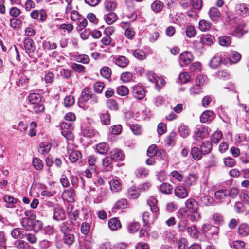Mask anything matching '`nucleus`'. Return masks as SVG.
<instances>
[{
  "mask_svg": "<svg viewBox=\"0 0 249 249\" xmlns=\"http://www.w3.org/2000/svg\"><path fill=\"white\" fill-rule=\"evenodd\" d=\"M185 208L179 211V213L184 218L190 217V220L192 222L197 221L201 218V216L198 211V204L194 199L189 198L185 202Z\"/></svg>",
  "mask_w": 249,
  "mask_h": 249,
  "instance_id": "obj_1",
  "label": "nucleus"
},
{
  "mask_svg": "<svg viewBox=\"0 0 249 249\" xmlns=\"http://www.w3.org/2000/svg\"><path fill=\"white\" fill-rule=\"evenodd\" d=\"M98 102V97L92 93L89 88L86 87L82 90L78 100V104L80 107H83L85 103H89L90 105H94Z\"/></svg>",
  "mask_w": 249,
  "mask_h": 249,
  "instance_id": "obj_2",
  "label": "nucleus"
},
{
  "mask_svg": "<svg viewBox=\"0 0 249 249\" xmlns=\"http://www.w3.org/2000/svg\"><path fill=\"white\" fill-rule=\"evenodd\" d=\"M201 230L208 238H211L214 240L217 238L219 233V228L218 227L209 223H205L202 226Z\"/></svg>",
  "mask_w": 249,
  "mask_h": 249,
  "instance_id": "obj_3",
  "label": "nucleus"
},
{
  "mask_svg": "<svg viewBox=\"0 0 249 249\" xmlns=\"http://www.w3.org/2000/svg\"><path fill=\"white\" fill-rule=\"evenodd\" d=\"M89 191L94 199V203L97 204L101 202L106 195V188L104 186L91 187Z\"/></svg>",
  "mask_w": 249,
  "mask_h": 249,
  "instance_id": "obj_4",
  "label": "nucleus"
},
{
  "mask_svg": "<svg viewBox=\"0 0 249 249\" xmlns=\"http://www.w3.org/2000/svg\"><path fill=\"white\" fill-rule=\"evenodd\" d=\"M221 64H228V56L226 53L220 52L216 53L211 60L209 65L212 68H217Z\"/></svg>",
  "mask_w": 249,
  "mask_h": 249,
  "instance_id": "obj_5",
  "label": "nucleus"
},
{
  "mask_svg": "<svg viewBox=\"0 0 249 249\" xmlns=\"http://www.w3.org/2000/svg\"><path fill=\"white\" fill-rule=\"evenodd\" d=\"M248 30L244 23L240 24L235 28H231L229 30V34L237 37H242L247 33Z\"/></svg>",
  "mask_w": 249,
  "mask_h": 249,
  "instance_id": "obj_6",
  "label": "nucleus"
},
{
  "mask_svg": "<svg viewBox=\"0 0 249 249\" xmlns=\"http://www.w3.org/2000/svg\"><path fill=\"white\" fill-rule=\"evenodd\" d=\"M194 57L191 52L185 51L179 56V64L181 67L187 66L193 60Z\"/></svg>",
  "mask_w": 249,
  "mask_h": 249,
  "instance_id": "obj_7",
  "label": "nucleus"
},
{
  "mask_svg": "<svg viewBox=\"0 0 249 249\" xmlns=\"http://www.w3.org/2000/svg\"><path fill=\"white\" fill-rule=\"evenodd\" d=\"M23 43L26 53L28 54L30 57H33L36 50L34 41L31 38L28 37L25 38Z\"/></svg>",
  "mask_w": 249,
  "mask_h": 249,
  "instance_id": "obj_8",
  "label": "nucleus"
},
{
  "mask_svg": "<svg viewBox=\"0 0 249 249\" xmlns=\"http://www.w3.org/2000/svg\"><path fill=\"white\" fill-rule=\"evenodd\" d=\"M158 201L154 196H151L147 201V204L150 207L153 215L157 217L159 214V209L157 206Z\"/></svg>",
  "mask_w": 249,
  "mask_h": 249,
  "instance_id": "obj_9",
  "label": "nucleus"
},
{
  "mask_svg": "<svg viewBox=\"0 0 249 249\" xmlns=\"http://www.w3.org/2000/svg\"><path fill=\"white\" fill-rule=\"evenodd\" d=\"M132 94L137 99H142L145 95V92L143 88L140 86H135L132 87Z\"/></svg>",
  "mask_w": 249,
  "mask_h": 249,
  "instance_id": "obj_10",
  "label": "nucleus"
},
{
  "mask_svg": "<svg viewBox=\"0 0 249 249\" xmlns=\"http://www.w3.org/2000/svg\"><path fill=\"white\" fill-rule=\"evenodd\" d=\"M235 10L238 14L246 16L249 15V5L245 3H239L236 5Z\"/></svg>",
  "mask_w": 249,
  "mask_h": 249,
  "instance_id": "obj_11",
  "label": "nucleus"
},
{
  "mask_svg": "<svg viewBox=\"0 0 249 249\" xmlns=\"http://www.w3.org/2000/svg\"><path fill=\"white\" fill-rule=\"evenodd\" d=\"M62 197L64 200L72 202L74 201L75 191L72 189L65 190L62 193Z\"/></svg>",
  "mask_w": 249,
  "mask_h": 249,
  "instance_id": "obj_12",
  "label": "nucleus"
},
{
  "mask_svg": "<svg viewBox=\"0 0 249 249\" xmlns=\"http://www.w3.org/2000/svg\"><path fill=\"white\" fill-rule=\"evenodd\" d=\"M214 113L210 110H207L201 114L200 117V121L202 123H205L208 122H210L214 118Z\"/></svg>",
  "mask_w": 249,
  "mask_h": 249,
  "instance_id": "obj_13",
  "label": "nucleus"
},
{
  "mask_svg": "<svg viewBox=\"0 0 249 249\" xmlns=\"http://www.w3.org/2000/svg\"><path fill=\"white\" fill-rule=\"evenodd\" d=\"M210 18L213 21H217L221 17L219 10L215 7H211L208 12Z\"/></svg>",
  "mask_w": 249,
  "mask_h": 249,
  "instance_id": "obj_14",
  "label": "nucleus"
},
{
  "mask_svg": "<svg viewBox=\"0 0 249 249\" xmlns=\"http://www.w3.org/2000/svg\"><path fill=\"white\" fill-rule=\"evenodd\" d=\"M176 196L180 198H184L188 196V191L186 188L181 185L177 186L174 190Z\"/></svg>",
  "mask_w": 249,
  "mask_h": 249,
  "instance_id": "obj_15",
  "label": "nucleus"
},
{
  "mask_svg": "<svg viewBox=\"0 0 249 249\" xmlns=\"http://www.w3.org/2000/svg\"><path fill=\"white\" fill-rule=\"evenodd\" d=\"M53 218L56 220H63L66 218V215L62 208L57 207L54 209Z\"/></svg>",
  "mask_w": 249,
  "mask_h": 249,
  "instance_id": "obj_16",
  "label": "nucleus"
},
{
  "mask_svg": "<svg viewBox=\"0 0 249 249\" xmlns=\"http://www.w3.org/2000/svg\"><path fill=\"white\" fill-rule=\"evenodd\" d=\"M241 58V55L238 52L234 51H231L229 57H228V63H237L240 61Z\"/></svg>",
  "mask_w": 249,
  "mask_h": 249,
  "instance_id": "obj_17",
  "label": "nucleus"
},
{
  "mask_svg": "<svg viewBox=\"0 0 249 249\" xmlns=\"http://www.w3.org/2000/svg\"><path fill=\"white\" fill-rule=\"evenodd\" d=\"M238 234L241 237H245L249 235V226L246 223H242L238 228Z\"/></svg>",
  "mask_w": 249,
  "mask_h": 249,
  "instance_id": "obj_18",
  "label": "nucleus"
},
{
  "mask_svg": "<svg viewBox=\"0 0 249 249\" xmlns=\"http://www.w3.org/2000/svg\"><path fill=\"white\" fill-rule=\"evenodd\" d=\"M191 154L193 158L196 160H199L202 158V156L203 155L201 149L196 146L192 147Z\"/></svg>",
  "mask_w": 249,
  "mask_h": 249,
  "instance_id": "obj_19",
  "label": "nucleus"
},
{
  "mask_svg": "<svg viewBox=\"0 0 249 249\" xmlns=\"http://www.w3.org/2000/svg\"><path fill=\"white\" fill-rule=\"evenodd\" d=\"M113 160H123L124 159V155L123 152L119 149H115L111 152L110 156Z\"/></svg>",
  "mask_w": 249,
  "mask_h": 249,
  "instance_id": "obj_20",
  "label": "nucleus"
},
{
  "mask_svg": "<svg viewBox=\"0 0 249 249\" xmlns=\"http://www.w3.org/2000/svg\"><path fill=\"white\" fill-rule=\"evenodd\" d=\"M189 225L187 219H181L178 223L177 228L178 232H186Z\"/></svg>",
  "mask_w": 249,
  "mask_h": 249,
  "instance_id": "obj_21",
  "label": "nucleus"
},
{
  "mask_svg": "<svg viewBox=\"0 0 249 249\" xmlns=\"http://www.w3.org/2000/svg\"><path fill=\"white\" fill-rule=\"evenodd\" d=\"M108 227L112 231H115L121 227L120 220L117 218H111L108 221Z\"/></svg>",
  "mask_w": 249,
  "mask_h": 249,
  "instance_id": "obj_22",
  "label": "nucleus"
},
{
  "mask_svg": "<svg viewBox=\"0 0 249 249\" xmlns=\"http://www.w3.org/2000/svg\"><path fill=\"white\" fill-rule=\"evenodd\" d=\"M214 197L220 201H224L228 197L227 190L221 189L216 191L214 193Z\"/></svg>",
  "mask_w": 249,
  "mask_h": 249,
  "instance_id": "obj_23",
  "label": "nucleus"
},
{
  "mask_svg": "<svg viewBox=\"0 0 249 249\" xmlns=\"http://www.w3.org/2000/svg\"><path fill=\"white\" fill-rule=\"evenodd\" d=\"M115 64L122 68H124L127 66L129 63L128 59L124 56H119L114 61Z\"/></svg>",
  "mask_w": 249,
  "mask_h": 249,
  "instance_id": "obj_24",
  "label": "nucleus"
},
{
  "mask_svg": "<svg viewBox=\"0 0 249 249\" xmlns=\"http://www.w3.org/2000/svg\"><path fill=\"white\" fill-rule=\"evenodd\" d=\"M11 234L15 239H22L25 235L23 230L18 228L14 229L11 231Z\"/></svg>",
  "mask_w": 249,
  "mask_h": 249,
  "instance_id": "obj_25",
  "label": "nucleus"
},
{
  "mask_svg": "<svg viewBox=\"0 0 249 249\" xmlns=\"http://www.w3.org/2000/svg\"><path fill=\"white\" fill-rule=\"evenodd\" d=\"M117 16L114 12H110L107 15H105L104 19L107 24L110 25L115 22L117 19Z\"/></svg>",
  "mask_w": 249,
  "mask_h": 249,
  "instance_id": "obj_26",
  "label": "nucleus"
},
{
  "mask_svg": "<svg viewBox=\"0 0 249 249\" xmlns=\"http://www.w3.org/2000/svg\"><path fill=\"white\" fill-rule=\"evenodd\" d=\"M140 193L139 189L132 187L127 191V196L131 199H136L140 196Z\"/></svg>",
  "mask_w": 249,
  "mask_h": 249,
  "instance_id": "obj_27",
  "label": "nucleus"
},
{
  "mask_svg": "<svg viewBox=\"0 0 249 249\" xmlns=\"http://www.w3.org/2000/svg\"><path fill=\"white\" fill-rule=\"evenodd\" d=\"M140 224L137 222H129L127 226V229L130 233H134L140 229Z\"/></svg>",
  "mask_w": 249,
  "mask_h": 249,
  "instance_id": "obj_28",
  "label": "nucleus"
},
{
  "mask_svg": "<svg viewBox=\"0 0 249 249\" xmlns=\"http://www.w3.org/2000/svg\"><path fill=\"white\" fill-rule=\"evenodd\" d=\"M21 224L25 230L29 231L33 228V222L32 219L23 218L21 220Z\"/></svg>",
  "mask_w": 249,
  "mask_h": 249,
  "instance_id": "obj_29",
  "label": "nucleus"
},
{
  "mask_svg": "<svg viewBox=\"0 0 249 249\" xmlns=\"http://www.w3.org/2000/svg\"><path fill=\"white\" fill-rule=\"evenodd\" d=\"M28 99L31 104H36L41 102V96L38 94L31 93L28 96Z\"/></svg>",
  "mask_w": 249,
  "mask_h": 249,
  "instance_id": "obj_30",
  "label": "nucleus"
},
{
  "mask_svg": "<svg viewBox=\"0 0 249 249\" xmlns=\"http://www.w3.org/2000/svg\"><path fill=\"white\" fill-rule=\"evenodd\" d=\"M109 185L111 191L114 192H117L121 189V183L117 179H113L109 181Z\"/></svg>",
  "mask_w": 249,
  "mask_h": 249,
  "instance_id": "obj_31",
  "label": "nucleus"
},
{
  "mask_svg": "<svg viewBox=\"0 0 249 249\" xmlns=\"http://www.w3.org/2000/svg\"><path fill=\"white\" fill-rule=\"evenodd\" d=\"M51 149V145L48 142H42L39 144V152L45 155L48 153Z\"/></svg>",
  "mask_w": 249,
  "mask_h": 249,
  "instance_id": "obj_32",
  "label": "nucleus"
},
{
  "mask_svg": "<svg viewBox=\"0 0 249 249\" xmlns=\"http://www.w3.org/2000/svg\"><path fill=\"white\" fill-rule=\"evenodd\" d=\"M108 149V144L105 142L100 143L96 146L97 152L101 154H106L107 152Z\"/></svg>",
  "mask_w": 249,
  "mask_h": 249,
  "instance_id": "obj_33",
  "label": "nucleus"
},
{
  "mask_svg": "<svg viewBox=\"0 0 249 249\" xmlns=\"http://www.w3.org/2000/svg\"><path fill=\"white\" fill-rule=\"evenodd\" d=\"M212 26V23L209 21L202 20L199 22V28L201 31L206 32L209 31Z\"/></svg>",
  "mask_w": 249,
  "mask_h": 249,
  "instance_id": "obj_34",
  "label": "nucleus"
},
{
  "mask_svg": "<svg viewBox=\"0 0 249 249\" xmlns=\"http://www.w3.org/2000/svg\"><path fill=\"white\" fill-rule=\"evenodd\" d=\"M100 121L102 124L108 125L110 123V116L108 112L102 113L100 116Z\"/></svg>",
  "mask_w": 249,
  "mask_h": 249,
  "instance_id": "obj_35",
  "label": "nucleus"
},
{
  "mask_svg": "<svg viewBox=\"0 0 249 249\" xmlns=\"http://www.w3.org/2000/svg\"><path fill=\"white\" fill-rule=\"evenodd\" d=\"M63 241L65 244L70 246L73 243L74 241V236L73 234L71 233L64 234Z\"/></svg>",
  "mask_w": 249,
  "mask_h": 249,
  "instance_id": "obj_36",
  "label": "nucleus"
},
{
  "mask_svg": "<svg viewBox=\"0 0 249 249\" xmlns=\"http://www.w3.org/2000/svg\"><path fill=\"white\" fill-rule=\"evenodd\" d=\"M163 7V3L159 0L154 1L151 5V9L156 13L160 12L162 10Z\"/></svg>",
  "mask_w": 249,
  "mask_h": 249,
  "instance_id": "obj_37",
  "label": "nucleus"
},
{
  "mask_svg": "<svg viewBox=\"0 0 249 249\" xmlns=\"http://www.w3.org/2000/svg\"><path fill=\"white\" fill-rule=\"evenodd\" d=\"M81 157V153L77 150H72L69 154V159L72 162H76Z\"/></svg>",
  "mask_w": 249,
  "mask_h": 249,
  "instance_id": "obj_38",
  "label": "nucleus"
},
{
  "mask_svg": "<svg viewBox=\"0 0 249 249\" xmlns=\"http://www.w3.org/2000/svg\"><path fill=\"white\" fill-rule=\"evenodd\" d=\"M14 244L17 248L20 249H29L30 247L27 242L22 240H17Z\"/></svg>",
  "mask_w": 249,
  "mask_h": 249,
  "instance_id": "obj_39",
  "label": "nucleus"
},
{
  "mask_svg": "<svg viewBox=\"0 0 249 249\" xmlns=\"http://www.w3.org/2000/svg\"><path fill=\"white\" fill-rule=\"evenodd\" d=\"M212 144L209 142H203L201 145V150L203 155H206L211 151Z\"/></svg>",
  "mask_w": 249,
  "mask_h": 249,
  "instance_id": "obj_40",
  "label": "nucleus"
},
{
  "mask_svg": "<svg viewBox=\"0 0 249 249\" xmlns=\"http://www.w3.org/2000/svg\"><path fill=\"white\" fill-rule=\"evenodd\" d=\"M11 26L15 30L20 29L22 26V21L18 18H12L10 20Z\"/></svg>",
  "mask_w": 249,
  "mask_h": 249,
  "instance_id": "obj_41",
  "label": "nucleus"
},
{
  "mask_svg": "<svg viewBox=\"0 0 249 249\" xmlns=\"http://www.w3.org/2000/svg\"><path fill=\"white\" fill-rule=\"evenodd\" d=\"M173 189V188L172 186L167 183H163L160 187V191L164 194H170L172 190Z\"/></svg>",
  "mask_w": 249,
  "mask_h": 249,
  "instance_id": "obj_42",
  "label": "nucleus"
},
{
  "mask_svg": "<svg viewBox=\"0 0 249 249\" xmlns=\"http://www.w3.org/2000/svg\"><path fill=\"white\" fill-rule=\"evenodd\" d=\"M4 201L7 204H9L10 206H7V207H13V205L16 204L18 201V199L15 198L11 196H5L3 198Z\"/></svg>",
  "mask_w": 249,
  "mask_h": 249,
  "instance_id": "obj_43",
  "label": "nucleus"
},
{
  "mask_svg": "<svg viewBox=\"0 0 249 249\" xmlns=\"http://www.w3.org/2000/svg\"><path fill=\"white\" fill-rule=\"evenodd\" d=\"M100 73L103 77L108 79L111 77V70L108 67H104L101 69Z\"/></svg>",
  "mask_w": 249,
  "mask_h": 249,
  "instance_id": "obj_44",
  "label": "nucleus"
},
{
  "mask_svg": "<svg viewBox=\"0 0 249 249\" xmlns=\"http://www.w3.org/2000/svg\"><path fill=\"white\" fill-rule=\"evenodd\" d=\"M217 77L222 80H226L229 78L230 72L226 70L219 71L216 73Z\"/></svg>",
  "mask_w": 249,
  "mask_h": 249,
  "instance_id": "obj_45",
  "label": "nucleus"
},
{
  "mask_svg": "<svg viewBox=\"0 0 249 249\" xmlns=\"http://www.w3.org/2000/svg\"><path fill=\"white\" fill-rule=\"evenodd\" d=\"M104 6L107 10L113 11L116 9L117 4L113 1L107 0L105 2Z\"/></svg>",
  "mask_w": 249,
  "mask_h": 249,
  "instance_id": "obj_46",
  "label": "nucleus"
},
{
  "mask_svg": "<svg viewBox=\"0 0 249 249\" xmlns=\"http://www.w3.org/2000/svg\"><path fill=\"white\" fill-rule=\"evenodd\" d=\"M231 43V38L228 36H223L219 37V43L222 46H228Z\"/></svg>",
  "mask_w": 249,
  "mask_h": 249,
  "instance_id": "obj_47",
  "label": "nucleus"
},
{
  "mask_svg": "<svg viewBox=\"0 0 249 249\" xmlns=\"http://www.w3.org/2000/svg\"><path fill=\"white\" fill-rule=\"evenodd\" d=\"M75 60L78 62L87 64L89 61V57L86 54H80L76 55L75 57Z\"/></svg>",
  "mask_w": 249,
  "mask_h": 249,
  "instance_id": "obj_48",
  "label": "nucleus"
},
{
  "mask_svg": "<svg viewBox=\"0 0 249 249\" xmlns=\"http://www.w3.org/2000/svg\"><path fill=\"white\" fill-rule=\"evenodd\" d=\"M130 127V129L135 135H140L142 132V129L140 125L138 124H128Z\"/></svg>",
  "mask_w": 249,
  "mask_h": 249,
  "instance_id": "obj_49",
  "label": "nucleus"
},
{
  "mask_svg": "<svg viewBox=\"0 0 249 249\" xmlns=\"http://www.w3.org/2000/svg\"><path fill=\"white\" fill-rule=\"evenodd\" d=\"M83 16L79 14L76 11H72L71 14V19L74 22L76 23H78V22L80 21L83 19Z\"/></svg>",
  "mask_w": 249,
  "mask_h": 249,
  "instance_id": "obj_50",
  "label": "nucleus"
},
{
  "mask_svg": "<svg viewBox=\"0 0 249 249\" xmlns=\"http://www.w3.org/2000/svg\"><path fill=\"white\" fill-rule=\"evenodd\" d=\"M133 55L139 60H143L146 57L145 53L141 50H135L133 51Z\"/></svg>",
  "mask_w": 249,
  "mask_h": 249,
  "instance_id": "obj_51",
  "label": "nucleus"
},
{
  "mask_svg": "<svg viewBox=\"0 0 249 249\" xmlns=\"http://www.w3.org/2000/svg\"><path fill=\"white\" fill-rule=\"evenodd\" d=\"M60 73V75L65 79H68L72 76V71L69 69H61Z\"/></svg>",
  "mask_w": 249,
  "mask_h": 249,
  "instance_id": "obj_52",
  "label": "nucleus"
},
{
  "mask_svg": "<svg viewBox=\"0 0 249 249\" xmlns=\"http://www.w3.org/2000/svg\"><path fill=\"white\" fill-rule=\"evenodd\" d=\"M214 37L210 35H206L203 36L202 41L207 45H211L213 44Z\"/></svg>",
  "mask_w": 249,
  "mask_h": 249,
  "instance_id": "obj_53",
  "label": "nucleus"
},
{
  "mask_svg": "<svg viewBox=\"0 0 249 249\" xmlns=\"http://www.w3.org/2000/svg\"><path fill=\"white\" fill-rule=\"evenodd\" d=\"M73 128H69V129L61 130L62 135L68 140H72L73 139V135L72 130Z\"/></svg>",
  "mask_w": 249,
  "mask_h": 249,
  "instance_id": "obj_54",
  "label": "nucleus"
},
{
  "mask_svg": "<svg viewBox=\"0 0 249 249\" xmlns=\"http://www.w3.org/2000/svg\"><path fill=\"white\" fill-rule=\"evenodd\" d=\"M157 145L152 144L148 148L147 155L148 157L152 158L157 154Z\"/></svg>",
  "mask_w": 249,
  "mask_h": 249,
  "instance_id": "obj_55",
  "label": "nucleus"
},
{
  "mask_svg": "<svg viewBox=\"0 0 249 249\" xmlns=\"http://www.w3.org/2000/svg\"><path fill=\"white\" fill-rule=\"evenodd\" d=\"M107 107L111 110H117L119 109V107L116 101L113 99H109L107 102Z\"/></svg>",
  "mask_w": 249,
  "mask_h": 249,
  "instance_id": "obj_56",
  "label": "nucleus"
},
{
  "mask_svg": "<svg viewBox=\"0 0 249 249\" xmlns=\"http://www.w3.org/2000/svg\"><path fill=\"white\" fill-rule=\"evenodd\" d=\"M32 108L33 109V111H34L35 113L38 114L39 113L44 110V106L40 103L32 105Z\"/></svg>",
  "mask_w": 249,
  "mask_h": 249,
  "instance_id": "obj_57",
  "label": "nucleus"
},
{
  "mask_svg": "<svg viewBox=\"0 0 249 249\" xmlns=\"http://www.w3.org/2000/svg\"><path fill=\"white\" fill-rule=\"evenodd\" d=\"M180 135L183 138H185L189 134L188 127L184 124H181L178 128Z\"/></svg>",
  "mask_w": 249,
  "mask_h": 249,
  "instance_id": "obj_58",
  "label": "nucleus"
},
{
  "mask_svg": "<svg viewBox=\"0 0 249 249\" xmlns=\"http://www.w3.org/2000/svg\"><path fill=\"white\" fill-rule=\"evenodd\" d=\"M186 232L193 237L196 236L197 234V229L194 225H189Z\"/></svg>",
  "mask_w": 249,
  "mask_h": 249,
  "instance_id": "obj_59",
  "label": "nucleus"
},
{
  "mask_svg": "<svg viewBox=\"0 0 249 249\" xmlns=\"http://www.w3.org/2000/svg\"><path fill=\"white\" fill-rule=\"evenodd\" d=\"M127 202L125 199H121L115 203L114 208L120 209H124L126 207Z\"/></svg>",
  "mask_w": 249,
  "mask_h": 249,
  "instance_id": "obj_60",
  "label": "nucleus"
},
{
  "mask_svg": "<svg viewBox=\"0 0 249 249\" xmlns=\"http://www.w3.org/2000/svg\"><path fill=\"white\" fill-rule=\"evenodd\" d=\"M61 232L64 234L69 233L71 231L69 224L67 222H63L59 226Z\"/></svg>",
  "mask_w": 249,
  "mask_h": 249,
  "instance_id": "obj_61",
  "label": "nucleus"
},
{
  "mask_svg": "<svg viewBox=\"0 0 249 249\" xmlns=\"http://www.w3.org/2000/svg\"><path fill=\"white\" fill-rule=\"evenodd\" d=\"M104 87L105 85L103 82H97L93 85L94 90L98 93H100L102 92Z\"/></svg>",
  "mask_w": 249,
  "mask_h": 249,
  "instance_id": "obj_62",
  "label": "nucleus"
},
{
  "mask_svg": "<svg viewBox=\"0 0 249 249\" xmlns=\"http://www.w3.org/2000/svg\"><path fill=\"white\" fill-rule=\"evenodd\" d=\"M224 163L226 167H232L235 164V161L234 159L228 157L224 159Z\"/></svg>",
  "mask_w": 249,
  "mask_h": 249,
  "instance_id": "obj_63",
  "label": "nucleus"
},
{
  "mask_svg": "<svg viewBox=\"0 0 249 249\" xmlns=\"http://www.w3.org/2000/svg\"><path fill=\"white\" fill-rule=\"evenodd\" d=\"M240 198L242 201L247 204H249V191L244 190H242L240 195Z\"/></svg>",
  "mask_w": 249,
  "mask_h": 249,
  "instance_id": "obj_64",
  "label": "nucleus"
}]
</instances>
